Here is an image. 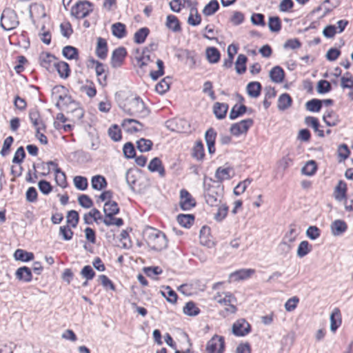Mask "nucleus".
Instances as JSON below:
<instances>
[{
	"label": "nucleus",
	"mask_w": 353,
	"mask_h": 353,
	"mask_svg": "<svg viewBox=\"0 0 353 353\" xmlns=\"http://www.w3.org/2000/svg\"><path fill=\"white\" fill-rule=\"evenodd\" d=\"M93 11V4L88 1H79L71 8V14L77 19H83Z\"/></svg>",
	"instance_id": "5"
},
{
	"label": "nucleus",
	"mask_w": 353,
	"mask_h": 353,
	"mask_svg": "<svg viewBox=\"0 0 353 353\" xmlns=\"http://www.w3.org/2000/svg\"><path fill=\"white\" fill-rule=\"evenodd\" d=\"M323 120L329 127L336 126L340 122L339 115L333 110H327L323 116Z\"/></svg>",
	"instance_id": "23"
},
{
	"label": "nucleus",
	"mask_w": 353,
	"mask_h": 353,
	"mask_svg": "<svg viewBox=\"0 0 353 353\" xmlns=\"http://www.w3.org/2000/svg\"><path fill=\"white\" fill-rule=\"evenodd\" d=\"M180 207L181 210L188 211L196 206V201L191 194L186 190L180 191Z\"/></svg>",
	"instance_id": "8"
},
{
	"label": "nucleus",
	"mask_w": 353,
	"mask_h": 353,
	"mask_svg": "<svg viewBox=\"0 0 353 353\" xmlns=\"http://www.w3.org/2000/svg\"><path fill=\"white\" fill-rule=\"evenodd\" d=\"M171 83V77H166L163 78L160 82H159L155 87L156 91L161 94H165L169 89Z\"/></svg>",
	"instance_id": "47"
},
{
	"label": "nucleus",
	"mask_w": 353,
	"mask_h": 353,
	"mask_svg": "<svg viewBox=\"0 0 353 353\" xmlns=\"http://www.w3.org/2000/svg\"><path fill=\"white\" fill-rule=\"evenodd\" d=\"M152 141L150 139H146L145 138H141L137 141V149L141 152H145L151 150L152 148Z\"/></svg>",
	"instance_id": "48"
},
{
	"label": "nucleus",
	"mask_w": 353,
	"mask_h": 353,
	"mask_svg": "<svg viewBox=\"0 0 353 353\" xmlns=\"http://www.w3.org/2000/svg\"><path fill=\"white\" fill-rule=\"evenodd\" d=\"M54 70H56L61 79H67L71 72L70 65L65 61H57L54 63Z\"/></svg>",
	"instance_id": "24"
},
{
	"label": "nucleus",
	"mask_w": 353,
	"mask_h": 353,
	"mask_svg": "<svg viewBox=\"0 0 353 353\" xmlns=\"http://www.w3.org/2000/svg\"><path fill=\"white\" fill-rule=\"evenodd\" d=\"M194 215L192 214H180L176 220L179 225L185 228H190L194 223Z\"/></svg>",
	"instance_id": "31"
},
{
	"label": "nucleus",
	"mask_w": 353,
	"mask_h": 353,
	"mask_svg": "<svg viewBox=\"0 0 353 353\" xmlns=\"http://www.w3.org/2000/svg\"><path fill=\"white\" fill-rule=\"evenodd\" d=\"M123 152L125 157L128 159L135 158L136 157V150L132 142H127L124 144Z\"/></svg>",
	"instance_id": "54"
},
{
	"label": "nucleus",
	"mask_w": 353,
	"mask_h": 353,
	"mask_svg": "<svg viewBox=\"0 0 353 353\" xmlns=\"http://www.w3.org/2000/svg\"><path fill=\"white\" fill-rule=\"evenodd\" d=\"M15 276L19 281L29 283L32 279V270L27 266L20 267L16 270Z\"/></svg>",
	"instance_id": "16"
},
{
	"label": "nucleus",
	"mask_w": 353,
	"mask_h": 353,
	"mask_svg": "<svg viewBox=\"0 0 353 353\" xmlns=\"http://www.w3.org/2000/svg\"><path fill=\"white\" fill-rule=\"evenodd\" d=\"M317 170V165L315 161H309L301 169L303 174L313 176Z\"/></svg>",
	"instance_id": "49"
},
{
	"label": "nucleus",
	"mask_w": 353,
	"mask_h": 353,
	"mask_svg": "<svg viewBox=\"0 0 353 353\" xmlns=\"http://www.w3.org/2000/svg\"><path fill=\"white\" fill-rule=\"evenodd\" d=\"M111 29L112 34L118 39H122L127 34L126 26L121 22L113 23Z\"/></svg>",
	"instance_id": "35"
},
{
	"label": "nucleus",
	"mask_w": 353,
	"mask_h": 353,
	"mask_svg": "<svg viewBox=\"0 0 353 353\" xmlns=\"http://www.w3.org/2000/svg\"><path fill=\"white\" fill-rule=\"evenodd\" d=\"M73 181L77 189L79 190H85L88 188V179L85 176H76L74 178Z\"/></svg>",
	"instance_id": "56"
},
{
	"label": "nucleus",
	"mask_w": 353,
	"mask_h": 353,
	"mask_svg": "<svg viewBox=\"0 0 353 353\" xmlns=\"http://www.w3.org/2000/svg\"><path fill=\"white\" fill-rule=\"evenodd\" d=\"M250 331V325L243 319L236 321L232 325V333L236 336H244Z\"/></svg>",
	"instance_id": "11"
},
{
	"label": "nucleus",
	"mask_w": 353,
	"mask_h": 353,
	"mask_svg": "<svg viewBox=\"0 0 353 353\" xmlns=\"http://www.w3.org/2000/svg\"><path fill=\"white\" fill-rule=\"evenodd\" d=\"M205 156L204 145L202 141L199 140L196 142L192 150V157L197 160H202Z\"/></svg>",
	"instance_id": "44"
},
{
	"label": "nucleus",
	"mask_w": 353,
	"mask_h": 353,
	"mask_svg": "<svg viewBox=\"0 0 353 353\" xmlns=\"http://www.w3.org/2000/svg\"><path fill=\"white\" fill-rule=\"evenodd\" d=\"M248 61V57L243 54L238 55L236 61L235 62V69L236 73L242 74L246 71V63Z\"/></svg>",
	"instance_id": "39"
},
{
	"label": "nucleus",
	"mask_w": 353,
	"mask_h": 353,
	"mask_svg": "<svg viewBox=\"0 0 353 353\" xmlns=\"http://www.w3.org/2000/svg\"><path fill=\"white\" fill-rule=\"evenodd\" d=\"M143 272L148 277L155 279V276L161 274L163 270L159 266H150L143 268Z\"/></svg>",
	"instance_id": "60"
},
{
	"label": "nucleus",
	"mask_w": 353,
	"mask_h": 353,
	"mask_svg": "<svg viewBox=\"0 0 353 353\" xmlns=\"http://www.w3.org/2000/svg\"><path fill=\"white\" fill-rule=\"evenodd\" d=\"M292 99L288 93L281 94L278 99L277 107L279 110H285L292 105Z\"/></svg>",
	"instance_id": "36"
},
{
	"label": "nucleus",
	"mask_w": 353,
	"mask_h": 353,
	"mask_svg": "<svg viewBox=\"0 0 353 353\" xmlns=\"http://www.w3.org/2000/svg\"><path fill=\"white\" fill-rule=\"evenodd\" d=\"M332 88L330 83L327 80H320L316 86V90L319 94H325L332 90Z\"/></svg>",
	"instance_id": "57"
},
{
	"label": "nucleus",
	"mask_w": 353,
	"mask_h": 353,
	"mask_svg": "<svg viewBox=\"0 0 353 353\" xmlns=\"http://www.w3.org/2000/svg\"><path fill=\"white\" fill-rule=\"evenodd\" d=\"M79 205L83 208H90L93 206L94 203L92 199L87 194H81L78 197Z\"/></svg>",
	"instance_id": "61"
},
{
	"label": "nucleus",
	"mask_w": 353,
	"mask_h": 353,
	"mask_svg": "<svg viewBox=\"0 0 353 353\" xmlns=\"http://www.w3.org/2000/svg\"><path fill=\"white\" fill-rule=\"evenodd\" d=\"M225 350V341L223 336L214 335L206 344L207 353H223Z\"/></svg>",
	"instance_id": "7"
},
{
	"label": "nucleus",
	"mask_w": 353,
	"mask_h": 353,
	"mask_svg": "<svg viewBox=\"0 0 353 353\" xmlns=\"http://www.w3.org/2000/svg\"><path fill=\"white\" fill-rule=\"evenodd\" d=\"M330 330L335 332L342 323L341 311L338 307L333 310L330 314Z\"/></svg>",
	"instance_id": "21"
},
{
	"label": "nucleus",
	"mask_w": 353,
	"mask_h": 353,
	"mask_svg": "<svg viewBox=\"0 0 353 353\" xmlns=\"http://www.w3.org/2000/svg\"><path fill=\"white\" fill-rule=\"evenodd\" d=\"M95 72L97 77V81L102 87H105L108 84V73L105 69V65L102 63H97L95 66Z\"/></svg>",
	"instance_id": "18"
},
{
	"label": "nucleus",
	"mask_w": 353,
	"mask_h": 353,
	"mask_svg": "<svg viewBox=\"0 0 353 353\" xmlns=\"http://www.w3.org/2000/svg\"><path fill=\"white\" fill-rule=\"evenodd\" d=\"M108 135L114 141H119L122 139L121 131L117 124L108 129Z\"/></svg>",
	"instance_id": "55"
},
{
	"label": "nucleus",
	"mask_w": 353,
	"mask_h": 353,
	"mask_svg": "<svg viewBox=\"0 0 353 353\" xmlns=\"http://www.w3.org/2000/svg\"><path fill=\"white\" fill-rule=\"evenodd\" d=\"M253 124L254 120L252 119L241 120L239 122L231 125L230 128V132L235 137H239L242 134L247 133Z\"/></svg>",
	"instance_id": "6"
},
{
	"label": "nucleus",
	"mask_w": 353,
	"mask_h": 353,
	"mask_svg": "<svg viewBox=\"0 0 353 353\" xmlns=\"http://www.w3.org/2000/svg\"><path fill=\"white\" fill-rule=\"evenodd\" d=\"M59 235L64 241H70L74 235V232L70 228L68 225H63L59 228Z\"/></svg>",
	"instance_id": "58"
},
{
	"label": "nucleus",
	"mask_w": 353,
	"mask_h": 353,
	"mask_svg": "<svg viewBox=\"0 0 353 353\" xmlns=\"http://www.w3.org/2000/svg\"><path fill=\"white\" fill-rule=\"evenodd\" d=\"M150 33V30L147 27L139 29L134 35V42L137 44H141L145 42L147 37Z\"/></svg>",
	"instance_id": "43"
},
{
	"label": "nucleus",
	"mask_w": 353,
	"mask_h": 353,
	"mask_svg": "<svg viewBox=\"0 0 353 353\" xmlns=\"http://www.w3.org/2000/svg\"><path fill=\"white\" fill-rule=\"evenodd\" d=\"M270 78L276 83H282L285 78L284 70L279 65L273 67L270 71Z\"/></svg>",
	"instance_id": "26"
},
{
	"label": "nucleus",
	"mask_w": 353,
	"mask_h": 353,
	"mask_svg": "<svg viewBox=\"0 0 353 353\" xmlns=\"http://www.w3.org/2000/svg\"><path fill=\"white\" fill-rule=\"evenodd\" d=\"M92 188L96 190H101L108 185L106 179L102 175H95L91 179Z\"/></svg>",
	"instance_id": "34"
},
{
	"label": "nucleus",
	"mask_w": 353,
	"mask_h": 353,
	"mask_svg": "<svg viewBox=\"0 0 353 353\" xmlns=\"http://www.w3.org/2000/svg\"><path fill=\"white\" fill-rule=\"evenodd\" d=\"M124 112L133 117H145L150 111L140 97H136L124 105Z\"/></svg>",
	"instance_id": "3"
},
{
	"label": "nucleus",
	"mask_w": 353,
	"mask_h": 353,
	"mask_svg": "<svg viewBox=\"0 0 353 353\" xmlns=\"http://www.w3.org/2000/svg\"><path fill=\"white\" fill-rule=\"evenodd\" d=\"M229 207L226 203L222 204L218 208L216 213L214 214V219L218 221H222L228 215Z\"/></svg>",
	"instance_id": "53"
},
{
	"label": "nucleus",
	"mask_w": 353,
	"mask_h": 353,
	"mask_svg": "<svg viewBox=\"0 0 353 353\" xmlns=\"http://www.w3.org/2000/svg\"><path fill=\"white\" fill-rule=\"evenodd\" d=\"M206 57L210 63H216L221 58L219 50L215 47H208L206 49Z\"/></svg>",
	"instance_id": "38"
},
{
	"label": "nucleus",
	"mask_w": 353,
	"mask_h": 353,
	"mask_svg": "<svg viewBox=\"0 0 353 353\" xmlns=\"http://www.w3.org/2000/svg\"><path fill=\"white\" fill-rule=\"evenodd\" d=\"M268 27L271 32H278L281 29V21L278 16L270 17L268 20Z\"/></svg>",
	"instance_id": "50"
},
{
	"label": "nucleus",
	"mask_w": 353,
	"mask_h": 353,
	"mask_svg": "<svg viewBox=\"0 0 353 353\" xmlns=\"http://www.w3.org/2000/svg\"><path fill=\"white\" fill-rule=\"evenodd\" d=\"M147 245L152 250L160 252L168 247L166 235L161 230L152 227H147L143 233Z\"/></svg>",
	"instance_id": "2"
},
{
	"label": "nucleus",
	"mask_w": 353,
	"mask_h": 353,
	"mask_svg": "<svg viewBox=\"0 0 353 353\" xmlns=\"http://www.w3.org/2000/svg\"><path fill=\"white\" fill-rule=\"evenodd\" d=\"M217 133L213 128H210L205 133V141L208 146V152L212 154L215 152V141Z\"/></svg>",
	"instance_id": "12"
},
{
	"label": "nucleus",
	"mask_w": 353,
	"mask_h": 353,
	"mask_svg": "<svg viewBox=\"0 0 353 353\" xmlns=\"http://www.w3.org/2000/svg\"><path fill=\"white\" fill-rule=\"evenodd\" d=\"M19 24L16 12L9 8H5L1 16V27L6 31L15 29Z\"/></svg>",
	"instance_id": "4"
},
{
	"label": "nucleus",
	"mask_w": 353,
	"mask_h": 353,
	"mask_svg": "<svg viewBox=\"0 0 353 353\" xmlns=\"http://www.w3.org/2000/svg\"><path fill=\"white\" fill-rule=\"evenodd\" d=\"M228 108V104L216 102L213 105V113L217 119L221 120L225 118Z\"/></svg>",
	"instance_id": "22"
},
{
	"label": "nucleus",
	"mask_w": 353,
	"mask_h": 353,
	"mask_svg": "<svg viewBox=\"0 0 353 353\" xmlns=\"http://www.w3.org/2000/svg\"><path fill=\"white\" fill-rule=\"evenodd\" d=\"M108 43L102 37L97 38V47L95 50L96 55L101 59H105L108 55Z\"/></svg>",
	"instance_id": "20"
},
{
	"label": "nucleus",
	"mask_w": 353,
	"mask_h": 353,
	"mask_svg": "<svg viewBox=\"0 0 353 353\" xmlns=\"http://www.w3.org/2000/svg\"><path fill=\"white\" fill-rule=\"evenodd\" d=\"M219 3L217 0H211L203 9V14L205 16H212L219 9Z\"/></svg>",
	"instance_id": "42"
},
{
	"label": "nucleus",
	"mask_w": 353,
	"mask_h": 353,
	"mask_svg": "<svg viewBox=\"0 0 353 353\" xmlns=\"http://www.w3.org/2000/svg\"><path fill=\"white\" fill-rule=\"evenodd\" d=\"M38 188L41 192L45 195L49 194L52 191V185L49 181L45 179H42L39 181Z\"/></svg>",
	"instance_id": "63"
},
{
	"label": "nucleus",
	"mask_w": 353,
	"mask_h": 353,
	"mask_svg": "<svg viewBox=\"0 0 353 353\" xmlns=\"http://www.w3.org/2000/svg\"><path fill=\"white\" fill-rule=\"evenodd\" d=\"M255 270L254 269H241L230 274V281H239L250 278Z\"/></svg>",
	"instance_id": "13"
},
{
	"label": "nucleus",
	"mask_w": 353,
	"mask_h": 353,
	"mask_svg": "<svg viewBox=\"0 0 353 353\" xmlns=\"http://www.w3.org/2000/svg\"><path fill=\"white\" fill-rule=\"evenodd\" d=\"M330 228L334 236H339L347 230V225L345 221L336 219L332 223Z\"/></svg>",
	"instance_id": "25"
},
{
	"label": "nucleus",
	"mask_w": 353,
	"mask_h": 353,
	"mask_svg": "<svg viewBox=\"0 0 353 353\" xmlns=\"http://www.w3.org/2000/svg\"><path fill=\"white\" fill-rule=\"evenodd\" d=\"M307 110L312 112H319L321 110V101L319 99H312L305 103Z\"/></svg>",
	"instance_id": "51"
},
{
	"label": "nucleus",
	"mask_w": 353,
	"mask_h": 353,
	"mask_svg": "<svg viewBox=\"0 0 353 353\" xmlns=\"http://www.w3.org/2000/svg\"><path fill=\"white\" fill-rule=\"evenodd\" d=\"M80 274L83 279L90 281L94 278L96 273L90 265H87L81 269Z\"/></svg>",
	"instance_id": "59"
},
{
	"label": "nucleus",
	"mask_w": 353,
	"mask_h": 353,
	"mask_svg": "<svg viewBox=\"0 0 353 353\" xmlns=\"http://www.w3.org/2000/svg\"><path fill=\"white\" fill-rule=\"evenodd\" d=\"M79 221V215L77 211L71 210L68 212L67 223L70 225L72 228H76Z\"/></svg>",
	"instance_id": "52"
},
{
	"label": "nucleus",
	"mask_w": 353,
	"mask_h": 353,
	"mask_svg": "<svg viewBox=\"0 0 353 353\" xmlns=\"http://www.w3.org/2000/svg\"><path fill=\"white\" fill-rule=\"evenodd\" d=\"M232 170V168L230 167L223 168L219 167L215 172V177L217 179L216 183L221 184V183L224 180H229L232 178L230 175V172Z\"/></svg>",
	"instance_id": "27"
},
{
	"label": "nucleus",
	"mask_w": 353,
	"mask_h": 353,
	"mask_svg": "<svg viewBox=\"0 0 353 353\" xmlns=\"http://www.w3.org/2000/svg\"><path fill=\"white\" fill-rule=\"evenodd\" d=\"M162 288L164 290H161V294L164 298H165L167 301L171 303H176L178 296L176 292L168 285L163 286Z\"/></svg>",
	"instance_id": "37"
},
{
	"label": "nucleus",
	"mask_w": 353,
	"mask_h": 353,
	"mask_svg": "<svg viewBox=\"0 0 353 353\" xmlns=\"http://www.w3.org/2000/svg\"><path fill=\"white\" fill-rule=\"evenodd\" d=\"M57 59V57L54 54L45 52H41L39 57L41 66L50 72L54 71V63L57 62L56 61Z\"/></svg>",
	"instance_id": "9"
},
{
	"label": "nucleus",
	"mask_w": 353,
	"mask_h": 353,
	"mask_svg": "<svg viewBox=\"0 0 353 353\" xmlns=\"http://www.w3.org/2000/svg\"><path fill=\"white\" fill-rule=\"evenodd\" d=\"M148 169L151 172H158L161 177L165 176V170L161 160L159 157H154L150 161Z\"/></svg>",
	"instance_id": "14"
},
{
	"label": "nucleus",
	"mask_w": 353,
	"mask_h": 353,
	"mask_svg": "<svg viewBox=\"0 0 353 353\" xmlns=\"http://www.w3.org/2000/svg\"><path fill=\"white\" fill-rule=\"evenodd\" d=\"M14 257L17 261L29 262L34 259V255L32 252L22 249H17L14 253Z\"/></svg>",
	"instance_id": "33"
},
{
	"label": "nucleus",
	"mask_w": 353,
	"mask_h": 353,
	"mask_svg": "<svg viewBox=\"0 0 353 353\" xmlns=\"http://www.w3.org/2000/svg\"><path fill=\"white\" fill-rule=\"evenodd\" d=\"M166 27L174 32L181 31V23L179 19L173 14H169L166 17Z\"/></svg>",
	"instance_id": "28"
},
{
	"label": "nucleus",
	"mask_w": 353,
	"mask_h": 353,
	"mask_svg": "<svg viewBox=\"0 0 353 353\" xmlns=\"http://www.w3.org/2000/svg\"><path fill=\"white\" fill-rule=\"evenodd\" d=\"M347 183L344 181L340 180L339 181L336 186L334 188V198L339 201L347 199Z\"/></svg>",
	"instance_id": "19"
},
{
	"label": "nucleus",
	"mask_w": 353,
	"mask_h": 353,
	"mask_svg": "<svg viewBox=\"0 0 353 353\" xmlns=\"http://www.w3.org/2000/svg\"><path fill=\"white\" fill-rule=\"evenodd\" d=\"M150 52L149 47H145L141 52V55L136 57L139 68H142L143 66L147 65L148 62L152 61L150 58Z\"/></svg>",
	"instance_id": "40"
},
{
	"label": "nucleus",
	"mask_w": 353,
	"mask_h": 353,
	"mask_svg": "<svg viewBox=\"0 0 353 353\" xmlns=\"http://www.w3.org/2000/svg\"><path fill=\"white\" fill-rule=\"evenodd\" d=\"M203 196L205 203L211 207H217L223 197V185L206 176L203 182Z\"/></svg>",
	"instance_id": "1"
},
{
	"label": "nucleus",
	"mask_w": 353,
	"mask_h": 353,
	"mask_svg": "<svg viewBox=\"0 0 353 353\" xmlns=\"http://www.w3.org/2000/svg\"><path fill=\"white\" fill-rule=\"evenodd\" d=\"M183 313L190 316H197L200 312V309L193 301L188 302L183 307Z\"/></svg>",
	"instance_id": "45"
},
{
	"label": "nucleus",
	"mask_w": 353,
	"mask_h": 353,
	"mask_svg": "<svg viewBox=\"0 0 353 353\" xmlns=\"http://www.w3.org/2000/svg\"><path fill=\"white\" fill-rule=\"evenodd\" d=\"M245 20V16L243 12L240 11H234L232 17L230 19V21L234 26H239L243 23Z\"/></svg>",
	"instance_id": "64"
},
{
	"label": "nucleus",
	"mask_w": 353,
	"mask_h": 353,
	"mask_svg": "<svg viewBox=\"0 0 353 353\" xmlns=\"http://www.w3.org/2000/svg\"><path fill=\"white\" fill-rule=\"evenodd\" d=\"M248 94L252 98H257L260 96L262 90V85L258 81H251L247 86Z\"/></svg>",
	"instance_id": "29"
},
{
	"label": "nucleus",
	"mask_w": 353,
	"mask_h": 353,
	"mask_svg": "<svg viewBox=\"0 0 353 353\" xmlns=\"http://www.w3.org/2000/svg\"><path fill=\"white\" fill-rule=\"evenodd\" d=\"M312 250V245L307 241H301L297 248V256L303 258L309 254Z\"/></svg>",
	"instance_id": "46"
},
{
	"label": "nucleus",
	"mask_w": 353,
	"mask_h": 353,
	"mask_svg": "<svg viewBox=\"0 0 353 353\" xmlns=\"http://www.w3.org/2000/svg\"><path fill=\"white\" fill-rule=\"evenodd\" d=\"M62 54L68 60L77 59L79 57V50L74 46H66L62 50Z\"/></svg>",
	"instance_id": "41"
},
{
	"label": "nucleus",
	"mask_w": 353,
	"mask_h": 353,
	"mask_svg": "<svg viewBox=\"0 0 353 353\" xmlns=\"http://www.w3.org/2000/svg\"><path fill=\"white\" fill-rule=\"evenodd\" d=\"M196 5L197 2H195L194 6L190 8V14L188 19V24L192 26H199L201 22V17L198 12Z\"/></svg>",
	"instance_id": "32"
},
{
	"label": "nucleus",
	"mask_w": 353,
	"mask_h": 353,
	"mask_svg": "<svg viewBox=\"0 0 353 353\" xmlns=\"http://www.w3.org/2000/svg\"><path fill=\"white\" fill-rule=\"evenodd\" d=\"M128 53L125 48L119 47L112 53L110 64L113 68L121 67Z\"/></svg>",
	"instance_id": "10"
},
{
	"label": "nucleus",
	"mask_w": 353,
	"mask_h": 353,
	"mask_svg": "<svg viewBox=\"0 0 353 353\" xmlns=\"http://www.w3.org/2000/svg\"><path fill=\"white\" fill-rule=\"evenodd\" d=\"M122 126L123 128H126V131L128 132L133 133L141 130L143 125L138 120L134 119H125L123 121Z\"/></svg>",
	"instance_id": "15"
},
{
	"label": "nucleus",
	"mask_w": 353,
	"mask_h": 353,
	"mask_svg": "<svg viewBox=\"0 0 353 353\" xmlns=\"http://www.w3.org/2000/svg\"><path fill=\"white\" fill-rule=\"evenodd\" d=\"M103 211L105 214L104 217L111 218L120 212V208L116 201H107L104 204Z\"/></svg>",
	"instance_id": "17"
},
{
	"label": "nucleus",
	"mask_w": 353,
	"mask_h": 353,
	"mask_svg": "<svg viewBox=\"0 0 353 353\" xmlns=\"http://www.w3.org/2000/svg\"><path fill=\"white\" fill-rule=\"evenodd\" d=\"M103 223L106 226L116 225L117 227H121L124 224V221L122 218H117L115 216H112L111 218L104 217Z\"/></svg>",
	"instance_id": "62"
},
{
	"label": "nucleus",
	"mask_w": 353,
	"mask_h": 353,
	"mask_svg": "<svg viewBox=\"0 0 353 353\" xmlns=\"http://www.w3.org/2000/svg\"><path fill=\"white\" fill-rule=\"evenodd\" d=\"M248 110V108L243 104L238 105L235 104L231 109L229 118L230 120H235L237 118L244 115Z\"/></svg>",
	"instance_id": "30"
}]
</instances>
